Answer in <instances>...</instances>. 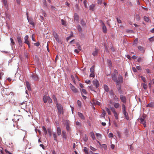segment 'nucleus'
Returning <instances> with one entry per match:
<instances>
[{
    "mask_svg": "<svg viewBox=\"0 0 154 154\" xmlns=\"http://www.w3.org/2000/svg\"><path fill=\"white\" fill-rule=\"evenodd\" d=\"M57 107L58 110L59 114L63 113V107L60 104L57 103Z\"/></svg>",
    "mask_w": 154,
    "mask_h": 154,
    "instance_id": "obj_1",
    "label": "nucleus"
},
{
    "mask_svg": "<svg viewBox=\"0 0 154 154\" xmlns=\"http://www.w3.org/2000/svg\"><path fill=\"white\" fill-rule=\"evenodd\" d=\"M70 122L67 120L65 121V122L64 123V125L66 126V129L67 131H69L70 130Z\"/></svg>",
    "mask_w": 154,
    "mask_h": 154,
    "instance_id": "obj_2",
    "label": "nucleus"
},
{
    "mask_svg": "<svg viewBox=\"0 0 154 154\" xmlns=\"http://www.w3.org/2000/svg\"><path fill=\"white\" fill-rule=\"evenodd\" d=\"M1 93L3 94L6 95H9V91L7 88H5L4 87L2 88Z\"/></svg>",
    "mask_w": 154,
    "mask_h": 154,
    "instance_id": "obj_3",
    "label": "nucleus"
},
{
    "mask_svg": "<svg viewBox=\"0 0 154 154\" xmlns=\"http://www.w3.org/2000/svg\"><path fill=\"white\" fill-rule=\"evenodd\" d=\"M27 15V19L29 23L32 25L33 28L35 27V24L32 18H29L28 15V13L26 14Z\"/></svg>",
    "mask_w": 154,
    "mask_h": 154,
    "instance_id": "obj_4",
    "label": "nucleus"
},
{
    "mask_svg": "<svg viewBox=\"0 0 154 154\" xmlns=\"http://www.w3.org/2000/svg\"><path fill=\"white\" fill-rule=\"evenodd\" d=\"M122 111L125 118L127 120H128L129 119V117L128 116V113L126 111V109H122Z\"/></svg>",
    "mask_w": 154,
    "mask_h": 154,
    "instance_id": "obj_5",
    "label": "nucleus"
},
{
    "mask_svg": "<svg viewBox=\"0 0 154 154\" xmlns=\"http://www.w3.org/2000/svg\"><path fill=\"white\" fill-rule=\"evenodd\" d=\"M31 77L32 79L35 81H38L39 79V78L38 76L36 74H32L31 75Z\"/></svg>",
    "mask_w": 154,
    "mask_h": 154,
    "instance_id": "obj_6",
    "label": "nucleus"
},
{
    "mask_svg": "<svg viewBox=\"0 0 154 154\" xmlns=\"http://www.w3.org/2000/svg\"><path fill=\"white\" fill-rule=\"evenodd\" d=\"M118 78V80H117L118 83L116 82V85H118V84L122 83L123 82V78L122 76L120 75H119Z\"/></svg>",
    "mask_w": 154,
    "mask_h": 154,
    "instance_id": "obj_7",
    "label": "nucleus"
},
{
    "mask_svg": "<svg viewBox=\"0 0 154 154\" xmlns=\"http://www.w3.org/2000/svg\"><path fill=\"white\" fill-rule=\"evenodd\" d=\"M17 39L19 45L22 46L23 44V42L21 37L20 36H17Z\"/></svg>",
    "mask_w": 154,
    "mask_h": 154,
    "instance_id": "obj_8",
    "label": "nucleus"
},
{
    "mask_svg": "<svg viewBox=\"0 0 154 154\" xmlns=\"http://www.w3.org/2000/svg\"><path fill=\"white\" fill-rule=\"evenodd\" d=\"M120 97L121 101L123 103H125L126 102V97L123 95H121L120 96Z\"/></svg>",
    "mask_w": 154,
    "mask_h": 154,
    "instance_id": "obj_9",
    "label": "nucleus"
},
{
    "mask_svg": "<svg viewBox=\"0 0 154 154\" xmlns=\"http://www.w3.org/2000/svg\"><path fill=\"white\" fill-rule=\"evenodd\" d=\"M116 75H117L115 74H112L111 77L112 80L114 81L117 82V83H118L117 79V78Z\"/></svg>",
    "mask_w": 154,
    "mask_h": 154,
    "instance_id": "obj_10",
    "label": "nucleus"
},
{
    "mask_svg": "<svg viewBox=\"0 0 154 154\" xmlns=\"http://www.w3.org/2000/svg\"><path fill=\"white\" fill-rule=\"evenodd\" d=\"M92 82L93 85L95 86L96 88H97L99 86V83L98 81L97 80L93 81Z\"/></svg>",
    "mask_w": 154,
    "mask_h": 154,
    "instance_id": "obj_11",
    "label": "nucleus"
},
{
    "mask_svg": "<svg viewBox=\"0 0 154 154\" xmlns=\"http://www.w3.org/2000/svg\"><path fill=\"white\" fill-rule=\"evenodd\" d=\"M92 103L94 104L95 105H97L100 106V102L96 100H92Z\"/></svg>",
    "mask_w": 154,
    "mask_h": 154,
    "instance_id": "obj_12",
    "label": "nucleus"
},
{
    "mask_svg": "<svg viewBox=\"0 0 154 154\" xmlns=\"http://www.w3.org/2000/svg\"><path fill=\"white\" fill-rule=\"evenodd\" d=\"M48 99H49V96H43V100L45 103H47Z\"/></svg>",
    "mask_w": 154,
    "mask_h": 154,
    "instance_id": "obj_13",
    "label": "nucleus"
},
{
    "mask_svg": "<svg viewBox=\"0 0 154 154\" xmlns=\"http://www.w3.org/2000/svg\"><path fill=\"white\" fill-rule=\"evenodd\" d=\"M70 88L71 90L74 93H76L78 92L77 89L72 85L71 84Z\"/></svg>",
    "mask_w": 154,
    "mask_h": 154,
    "instance_id": "obj_14",
    "label": "nucleus"
},
{
    "mask_svg": "<svg viewBox=\"0 0 154 154\" xmlns=\"http://www.w3.org/2000/svg\"><path fill=\"white\" fill-rule=\"evenodd\" d=\"M113 104L115 108L116 109L119 108L121 106L120 104L118 103H113Z\"/></svg>",
    "mask_w": 154,
    "mask_h": 154,
    "instance_id": "obj_15",
    "label": "nucleus"
},
{
    "mask_svg": "<svg viewBox=\"0 0 154 154\" xmlns=\"http://www.w3.org/2000/svg\"><path fill=\"white\" fill-rule=\"evenodd\" d=\"M101 21L102 22V24L103 25V31L104 33H105L107 32L106 27L104 23L102 21Z\"/></svg>",
    "mask_w": 154,
    "mask_h": 154,
    "instance_id": "obj_16",
    "label": "nucleus"
},
{
    "mask_svg": "<svg viewBox=\"0 0 154 154\" xmlns=\"http://www.w3.org/2000/svg\"><path fill=\"white\" fill-rule=\"evenodd\" d=\"M57 135L59 136H60L61 134V131L60 127L57 128Z\"/></svg>",
    "mask_w": 154,
    "mask_h": 154,
    "instance_id": "obj_17",
    "label": "nucleus"
},
{
    "mask_svg": "<svg viewBox=\"0 0 154 154\" xmlns=\"http://www.w3.org/2000/svg\"><path fill=\"white\" fill-rule=\"evenodd\" d=\"M78 115L82 119L84 120L85 119V117L82 113L78 112Z\"/></svg>",
    "mask_w": 154,
    "mask_h": 154,
    "instance_id": "obj_18",
    "label": "nucleus"
},
{
    "mask_svg": "<svg viewBox=\"0 0 154 154\" xmlns=\"http://www.w3.org/2000/svg\"><path fill=\"white\" fill-rule=\"evenodd\" d=\"M146 106L147 107H149L154 108V103L151 102L148 104Z\"/></svg>",
    "mask_w": 154,
    "mask_h": 154,
    "instance_id": "obj_19",
    "label": "nucleus"
},
{
    "mask_svg": "<svg viewBox=\"0 0 154 154\" xmlns=\"http://www.w3.org/2000/svg\"><path fill=\"white\" fill-rule=\"evenodd\" d=\"M83 151L85 154H89L88 149L86 147H83Z\"/></svg>",
    "mask_w": 154,
    "mask_h": 154,
    "instance_id": "obj_20",
    "label": "nucleus"
},
{
    "mask_svg": "<svg viewBox=\"0 0 154 154\" xmlns=\"http://www.w3.org/2000/svg\"><path fill=\"white\" fill-rule=\"evenodd\" d=\"M98 50L97 49H95V51H93L92 53V54L94 56H95L97 55L98 52Z\"/></svg>",
    "mask_w": 154,
    "mask_h": 154,
    "instance_id": "obj_21",
    "label": "nucleus"
},
{
    "mask_svg": "<svg viewBox=\"0 0 154 154\" xmlns=\"http://www.w3.org/2000/svg\"><path fill=\"white\" fill-rule=\"evenodd\" d=\"M104 88L106 92H108L109 91V88L108 86L106 85H104Z\"/></svg>",
    "mask_w": 154,
    "mask_h": 154,
    "instance_id": "obj_22",
    "label": "nucleus"
},
{
    "mask_svg": "<svg viewBox=\"0 0 154 154\" xmlns=\"http://www.w3.org/2000/svg\"><path fill=\"white\" fill-rule=\"evenodd\" d=\"M62 134L63 137L66 139V132L64 131H62Z\"/></svg>",
    "mask_w": 154,
    "mask_h": 154,
    "instance_id": "obj_23",
    "label": "nucleus"
},
{
    "mask_svg": "<svg viewBox=\"0 0 154 154\" xmlns=\"http://www.w3.org/2000/svg\"><path fill=\"white\" fill-rule=\"evenodd\" d=\"M102 113L101 115V116L102 117L104 118L105 115L106 114V112H105V111L104 109H102Z\"/></svg>",
    "mask_w": 154,
    "mask_h": 154,
    "instance_id": "obj_24",
    "label": "nucleus"
},
{
    "mask_svg": "<svg viewBox=\"0 0 154 154\" xmlns=\"http://www.w3.org/2000/svg\"><path fill=\"white\" fill-rule=\"evenodd\" d=\"M113 114L114 115V116H115V119L117 120L118 119H119V116H119V114L118 113L116 112L115 113H113Z\"/></svg>",
    "mask_w": 154,
    "mask_h": 154,
    "instance_id": "obj_25",
    "label": "nucleus"
},
{
    "mask_svg": "<svg viewBox=\"0 0 154 154\" xmlns=\"http://www.w3.org/2000/svg\"><path fill=\"white\" fill-rule=\"evenodd\" d=\"M95 6V5L93 4L91 5L90 6V10L92 11H94Z\"/></svg>",
    "mask_w": 154,
    "mask_h": 154,
    "instance_id": "obj_26",
    "label": "nucleus"
},
{
    "mask_svg": "<svg viewBox=\"0 0 154 154\" xmlns=\"http://www.w3.org/2000/svg\"><path fill=\"white\" fill-rule=\"evenodd\" d=\"M138 49L142 52H143L144 51V48L140 46H138Z\"/></svg>",
    "mask_w": 154,
    "mask_h": 154,
    "instance_id": "obj_27",
    "label": "nucleus"
},
{
    "mask_svg": "<svg viewBox=\"0 0 154 154\" xmlns=\"http://www.w3.org/2000/svg\"><path fill=\"white\" fill-rule=\"evenodd\" d=\"M107 62L109 66L110 67H112V64L111 60H107Z\"/></svg>",
    "mask_w": 154,
    "mask_h": 154,
    "instance_id": "obj_28",
    "label": "nucleus"
},
{
    "mask_svg": "<svg viewBox=\"0 0 154 154\" xmlns=\"http://www.w3.org/2000/svg\"><path fill=\"white\" fill-rule=\"evenodd\" d=\"M117 85V88L119 92H121L122 91L121 90V87L120 85H119V84H118V85Z\"/></svg>",
    "mask_w": 154,
    "mask_h": 154,
    "instance_id": "obj_29",
    "label": "nucleus"
},
{
    "mask_svg": "<svg viewBox=\"0 0 154 154\" xmlns=\"http://www.w3.org/2000/svg\"><path fill=\"white\" fill-rule=\"evenodd\" d=\"M53 134L54 140L56 141H57V135L55 133H53Z\"/></svg>",
    "mask_w": 154,
    "mask_h": 154,
    "instance_id": "obj_30",
    "label": "nucleus"
},
{
    "mask_svg": "<svg viewBox=\"0 0 154 154\" xmlns=\"http://www.w3.org/2000/svg\"><path fill=\"white\" fill-rule=\"evenodd\" d=\"M74 19L75 20H76V21H78L79 20V16L77 14H75L74 15Z\"/></svg>",
    "mask_w": 154,
    "mask_h": 154,
    "instance_id": "obj_31",
    "label": "nucleus"
},
{
    "mask_svg": "<svg viewBox=\"0 0 154 154\" xmlns=\"http://www.w3.org/2000/svg\"><path fill=\"white\" fill-rule=\"evenodd\" d=\"M81 24L83 26H85L86 25L85 22L83 20H81Z\"/></svg>",
    "mask_w": 154,
    "mask_h": 154,
    "instance_id": "obj_32",
    "label": "nucleus"
},
{
    "mask_svg": "<svg viewBox=\"0 0 154 154\" xmlns=\"http://www.w3.org/2000/svg\"><path fill=\"white\" fill-rule=\"evenodd\" d=\"M91 134L92 139L93 140H95V137L94 133L93 132H91Z\"/></svg>",
    "mask_w": 154,
    "mask_h": 154,
    "instance_id": "obj_33",
    "label": "nucleus"
},
{
    "mask_svg": "<svg viewBox=\"0 0 154 154\" xmlns=\"http://www.w3.org/2000/svg\"><path fill=\"white\" fill-rule=\"evenodd\" d=\"M114 98L113 100L114 101H118L119 100V99L117 97L116 95H114Z\"/></svg>",
    "mask_w": 154,
    "mask_h": 154,
    "instance_id": "obj_34",
    "label": "nucleus"
},
{
    "mask_svg": "<svg viewBox=\"0 0 154 154\" xmlns=\"http://www.w3.org/2000/svg\"><path fill=\"white\" fill-rule=\"evenodd\" d=\"M90 71L91 72L94 73V66H93L90 69Z\"/></svg>",
    "mask_w": 154,
    "mask_h": 154,
    "instance_id": "obj_35",
    "label": "nucleus"
},
{
    "mask_svg": "<svg viewBox=\"0 0 154 154\" xmlns=\"http://www.w3.org/2000/svg\"><path fill=\"white\" fill-rule=\"evenodd\" d=\"M10 40H11V45L12 46L13 45H15V42H14V40L13 38H10Z\"/></svg>",
    "mask_w": 154,
    "mask_h": 154,
    "instance_id": "obj_36",
    "label": "nucleus"
},
{
    "mask_svg": "<svg viewBox=\"0 0 154 154\" xmlns=\"http://www.w3.org/2000/svg\"><path fill=\"white\" fill-rule=\"evenodd\" d=\"M140 122H141L143 124V125L144 124H145V120H144V118H140Z\"/></svg>",
    "mask_w": 154,
    "mask_h": 154,
    "instance_id": "obj_37",
    "label": "nucleus"
},
{
    "mask_svg": "<svg viewBox=\"0 0 154 154\" xmlns=\"http://www.w3.org/2000/svg\"><path fill=\"white\" fill-rule=\"evenodd\" d=\"M77 28L79 32H81L82 30V29L80 25L79 24L77 26Z\"/></svg>",
    "mask_w": 154,
    "mask_h": 154,
    "instance_id": "obj_38",
    "label": "nucleus"
},
{
    "mask_svg": "<svg viewBox=\"0 0 154 154\" xmlns=\"http://www.w3.org/2000/svg\"><path fill=\"white\" fill-rule=\"evenodd\" d=\"M135 18L138 21L140 20V17L138 14H136L135 15Z\"/></svg>",
    "mask_w": 154,
    "mask_h": 154,
    "instance_id": "obj_39",
    "label": "nucleus"
},
{
    "mask_svg": "<svg viewBox=\"0 0 154 154\" xmlns=\"http://www.w3.org/2000/svg\"><path fill=\"white\" fill-rule=\"evenodd\" d=\"M42 129H43L44 133L45 134H47V131L46 130V128L44 126L42 127Z\"/></svg>",
    "mask_w": 154,
    "mask_h": 154,
    "instance_id": "obj_40",
    "label": "nucleus"
},
{
    "mask_svg": "<svg viewBox=\"0 0 154 154\" xmlns=\"http://www.w3.org/2000/svg\"><path fill=\"white\" fill-rule=\"evenodd\" d=\"M106 111L107 112L108 114L109 115H111V112L109 110V109L107 107L106 108Z\"/></svg>",
    "mask_w": 154,
    "mask_h": 154,
    "instance_id": "obj_41",
    "label": "nucleus"
},
{
    "mask_svg": "<svg viewBox=\"0 0 154 154\" xmlns=\"http://www.w3.org/2000/svg\"><path fill=\"white\" fill-rule=\"evenodd\" d=\"M142 85L144 89H146L147 87V85L145 83H142Z\"/></svg>",
    "mask_w": 154,
    "mask_h": 154,
    "instance_id": "obj_42",
    "label": "nucleus"
},
{
    "mask_svg": "<svg viewBox=\"0 0 154 154\" xmlns=\"http://www.w3.org/2000/svg\"><path fill=\"white\" fill-rule=\"evenodd\" d=\"M81 92L82 93H82L85 94H87V92L85 89H82L81 90Z\"/></svg>",
    "mask_w": 154,
    "mask_h": 154,
    "instance_id": "obj_43",
    "label": "nucleus"
},
{
    "mask_svg": "<svg viewBox=\"0 0 154 154\" xmlns=\"http://www.w3.org/2000/svg\"><path fill=\"white\" fill-rule=\"evenodd\" d=\"M144 20L146 22H148L149 21L148 17L146 16L144 17Z\"/></svg>",
    "mask_w": 154,
    "mask_h": 154,
    "instance_id": "obj_44",
    "label": "nucleus"
},
{
    "mask_svg": "<svg viewBox=\"0 0 154 154\" xmlns=\"http://www.w3.org/2000/svg\"><path fill=\"white\" fill-rule=\"evenodd\" d=\"M77 104L80 107H81V102L80 101L78 100L77 101Z\"/></svg>",
    "mask_w": 154,
    "mask_h": 154,
    "instance_id": "obj_45",
    "label": "nucleus"
},
{
    "mask_svg": "<svg viewBox=\"0 0 154 154\" xmlns=\"http://www.w3.org/2000/svg\"><path fill=\"white\" fill-rule=\"evenodd\" d=\"M88 140V137L86 134H85V137L84 138V141L85 142L87 141Z\"/></svg>",
    "mask_w": 154,
    "mask_h": 154,
    "instance_id": "obj_46",
    "label": "nucleus"
},
{
    "mask_svg": "<svg viewBox=\"0 0 154 154\" xmlns=\"http://www.w3.org/2000/svg\"><path fill=\"white\" fill-rule=\"evenodd\" d=\"M89 88L91 89V91H94V88L93 87L92 85L88 87Z\"/></svg>",
    "mask_w": 154,
    "mask_h": 154,
    "instance_id": "obj_47",
    "label": "nucleus"
},
{
    "mask_svg": "<svg viewBox=\"0 0 154 154\" xmlns=\"http://www.w3.org/2000/svg\"><path fill=\"white\" fill-rule=\"evenodd\" d=\"M110 109L112 111L113 113L116 112V110L114 107H111Z\"/></svg>",
    "mask_w": 154,
    "mask_h": 154,
    "instance_id": "obj_48",
    "label": "nucleus"
},
{
    "mask_svg": "<svg viewBox=\"0 0 154 154\" xmlns=\"http://www.w3.org/2000/svg\"><path fill=\"white\" fill-rule=\"evenodd\" d=\"M54 36L55 39L59 38V36L55 32L54 33Z\"/></svg>",
    "mask_w": 154,
    "mask_h": 154,
    "instance_id": "obj_49",
    "label": "nucleus"
},
{
    "mask_svg": "<svg viewBox=\"0 0 154 154\" xmlns=\"http://www.w3.org/2000/svg\"><path fill=\"white\" fill-rule=\"evenodd\" d=\"M90 149L93 151H95L96 150V149L93 147L92 146H90Z\"/></svg>",
    "mask_w": 154,
    "mask_h": 154,
    "instance_id": "obj_50",
    "label": "nucleus"
},
{
    "mask_svg": "<svg viewBox=\"0 0 154 154\" xmlns=\"http://www.w3.org/2000/svg\"><path fill=\"white\" fill-rule=\"evenodd\" d=\"M108 136L109 138L112 137H113V135L112 133H110L109 134Z\"/></svg>",
    "mask_w": 154,
    "mask_h": 154,
    "instance_id": "obj_51",
    "label": "nucleus"
},
{
    "mask_svg": "<svg viewBox=\"0 0 154 154\" xmlns=\"http://www.w3.org/2000/svg\"><path fill=\"white\" fill-rule=\"evenodd\" d=\"M140 78H141L142 80L144 82H146V80L145 78V77H143V76H140Z\"/></svg>",
    "mask_w": 154,
    "mask_h": 154,
    "instance_id": "obj_52",
    "label": "nucleus"
},
{
    "mask_svg": "<svg viewBox=\"0 0 154 154\" xmlns=\"http://www.w3.org/2000/svg\"><path fill=\"white\" fill-rule=\"evenodd\" d=\"M48 133H49V135L51 136V130L50 128H48Z\"/></svg>",
    "mask_w": 154,
    "mask_h": 154,
    "instance_id": "obj_53",
    "label": "nucleus"
},
{
    "mask_svg": "<svg viewBox=\"0 0 154 154\" xmlns=\"http://www.w3.org/2000/svg\"><path fill=\"white\" fill-rule=\"evenodd\" d=\"M143 60V58L141 57L137 59V61L138 62H140L142 61Z\"/></svg>",
    "mask_w": 154,
    "mask_h": 154,
    "instance_id": "obj_54",
    "label": "nucleus"
},
{
    "mask_svg": "<svg viewBox=\"0 0 154 154\" xmlns=\"http://www.w3.org/2000/svg\"><path fill=\"white\" fill-rule=\"evenodd\" d=\"M95 76L94 73L91 72V74L90 75V76L91 77H94Z\"/></svg>",
    "mask_w": 154,
    "mask_h": 154,
    "instance_id": "obj_55",
    "label": "nucleus"
},
{
    "mask_svg": "<svg viewBox=\"0 0 154 154\" xmlns=\"http://www.w3.org/2000/svg\"><path fill=\"white\" fill-rule=\"evenodd\" d=\"M61 21L62 23V24L63 25H65L66 24V22L64 21V20L63 19H62L61 20Z\"/></svg>",
    "mask_w": 154,
    "mask_h": 154,
    "instance_id": "obj_56",
    "label": "nucleus"
},
{
    "mask_svg": "<svg viewBox=\"0 0 154 154\" xmlns=\"http://www.w3.org/2000/svg\"><path fill=\"white\" fill-rule=\"evenodd\" d=\"M149 41L150 42H153L154 41V39L153 37H151L149 39Z\"/></svg>",
    "mask_w": 154,
    "mask_h": 154,
    "instance_id": "obj_57",
    "label": "nucleus"
},
{
    "mask_svg": "<svg viewBox=\"0 0 154 154\" xmlns=\"http://www.w3.org/2000/svg\"><path fill=\"white\" fill-rule=\"evenodd\" d=\"M34 45L37 47L38 46L40 45V43L39 42H37L36 43L34 44Z\"/></svg>",
    "mask_w": 154,
    "mask_h": 154,
    "instance_id": "obj_58",
    "label": "nucleus"
},
{
    "mask_svg": "<svg viewBox=\"0 0 154 154\" xmlns=\"http://www.w3.org/2000/svg\"><path fill=\"white\" fill-rule=\"evenodd\" d=\"M96 136H97L99 137H100V138L101 137V135H100V134L99 133H96Z\"/></svg>",
    "mask_w": 154,
    "mask_h": 154,
    "instance_id": "obj_59",
    "label": "nucleus"
},
{
    "mask_svg": "<svg viewBox=\"0 0 154 154\" xmlns=\"http://www.w3.org/2000/svg\"><path fill=\"white\" fill-rule=\"evenodd\" d=\"M48 103H51L52 102V100L49 97V99H48Z\"/></svg>",
    "mask_w": 154,
    "mask_h": 154,
    "instance_id": "obj_60",
    "label": "nucleus"
},
{
    "mask_svg": "<svg viewBox=\"0 0 154 154\" xmlns=\"http://www.w3.org/2000/svg\"><path fill=\"white\" fill-rule=\"evenodd\" d=\"M29 38V36L28 35H26L24 37L25 41L28 40Z\"/></svg>",
    "mask_w": 154,
    "mask_h": 154,
    "instance_id": "obj_61",
    "label": "nucleus"
},
{
    "mask_svg": "<svg viewBox=\"0 0 154 154\" xmlns=\"http://www.w3.org/2000/svg\"><path fill=\"white\" fill-rule=\"evenodd\" d=\"M2 2L5 5H6L7 4V2L6 0H2Z\"/></svg>",
    "mask_w": 154,
    "mask_h": 154,
    "instance_id": "obj_62",
    "label": "nucleus"
},
{
    "mask_svg": "<svg viewBox=\"0 0 154 154\" xmlns=\"http://www.w3.org/2000/svg\"><path fill=\"white\" fill-rule=\"evenodd\" d=\"M122 109H126V108L124 104V103H123V104H122Z\"/></svg>",
    "mask_w": 154,
    "mask_h": 154,
    "instance_id": "obj_63",
    "label": "nucleus"
},
{
    "mask_svg": "<svg viewBox=\"0 0 154 154\" xmlns=\"http://www.w3.org/2000/svg\"><path fill=\"white\" fill-rule=\"evenodd\" d=\"M116 19H117V22H118V23H121V20L119 19L118 17H117L116 18Z\"/></svg>",
    "mask_w": 154,
    "mask_h": 154,
    "instance_id": "obj_64",
    "label": "nucleus"
}]
</instances>
